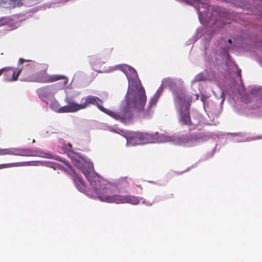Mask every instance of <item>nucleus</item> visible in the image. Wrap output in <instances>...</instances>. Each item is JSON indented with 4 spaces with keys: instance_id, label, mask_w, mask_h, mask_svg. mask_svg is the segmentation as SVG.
Instances as JSON below:
<instances>
[{
    "instance_id": "obj_1",
    "label": "nucleus",
    "mask_w": 262,
    "mask_h": 262,
    "mask_svg": "<svg viewBox=\"0 0 262 262\" xmlns=\"http://www.w3.org/2000/svg\"><path fill=\"white\" fill-rule=\"evenodd\" d=\"M162 91V88L160 87L150 99L146 110H144V107L146 102V96L145 90L141 87L134 96L131 92L128 91L126 102L122 104L118 112H113L104 108L101 105L103 104V101L98 97L92 95L82 97L79 104L76 103L72 99L67 98L66 102L68 104L59 108L58 112L74 113L85 109L90 105H96L101 111L114 119L126 123L132 118V107L135 108L138 112H141L143 117H149L152 113L151 107L156 106Z\"/></svg>"
},
{
    "instance_id": "obj_2",
    "label": "nucleus",
    "mask_w": 262,
    "mask_h": 262,
    "mask_svg": "<svg viewBox=\"0 0 262 262\" xmlns=\"http://www.w3.org/2000/svg\"><path fill=\"white\" fill-rule=\"evenodd\" d=\"M76 166L81 170L90 182L97 196L100 201L110 203H128L134 205L140 203L141 199L138 196L132 195L114 194L112 192L113 186L98 177H92L93 166L91 164L84 163L83 165L80 162H78Z\"/></svg>"
},
{
    "instance_id": "obj_3",
    "label": "nucleus",
    "mask_w": 262,
    "mask_h": 262,
    "mask_svg": "<svg viewBox=\"0 0 262 262\" xmlns=\"http://www.w3.org/2000/svg\"><path fill=\"white\" fill-rule=\"evenodd\" d=\"M25 61H29L30 63L26 65V67L23 69L19 70L17 72H15L12 68H7L5 73V78L7 81H13L17 80V78L22 70L24 72V75L27 76L29 74L32 69H35L40 73L35 77L29 76L27 77L28 81H34L37 82L50 83L55 82L56 81L64 79L66 77L63 76L58 75H48L47 71L48 66L47 64H39L35 62H33L30 60H25L20 58L19 60V63L23 64Z\"/></svg>"
},
{
    "instance_id": "obj_4",
    "label": "nucleus",
    "mask_w": 262,
    "mask_h": 262,
    "mask_svg": "<svg viewBox=\"0 0 262 262\" xmlns=\"http://www.w3.org/2000/svg\"><path fill=\"white\" fill-rule=\"evenodd\" d=\"M14 155L18 156L29 157L39 156L49 158L50 154L45 153L40 149L33 150L28 148H5L0 149V155Z\"/></svg>"
},
{
    "instance_id": "obj_5",
    "label": "nucleus",
    "mask_w": 262,
    "mask_h": 262,
    "mask_svg": "<svg viewBox=\"0 0 262 262\" xmlns=\"http://www.w3.org/2000/svg\"><path fill=\"white\" fill-rule=\"evenodd\" d=\"M127 144L129 145H136L147 143L150 142L151 137L149 134L140 132L129 133L126 137Z\"/></svg>"
},
{
    "instance_id": "obj_6",
    "label": "nucleus",
    "mask_w": 262,
    "mask_h": 262,
    "mask_svg": "<svg viewBox=\"0 0 262 262\" xmlns=\"http://www.w3.org/2000/svg\"><path fill=\"white\" fill-rule=\"evenodd\" d=\"M168 139V141L178 146H192L195 145L197 142V139L193 136L169 137Z\"/></svg>"
},
{
    "instance_id": "obj_7",
    "label": "nucleus",
    "mask_w": 262,
    "mask_h": 262,
    "mask_svg": "<svg viewBox=\"0 0 262 262\" xmlns=\"http://www.w3.org/2000/svg\"><path fill=\"white\" fill-rule=\"evenodd\" d=\"M68 167L71 170L70 174L77 188L81 192L85 191L86 186L83 180L76 173L75 170L71 168V166L69 165Z\"/></svg>"
},
{
    "instance_id": "obj_8",
    "label": "nucleus",
    "mask_w": 262,
    "mask_h": 262,
    "mask_svg": "<svg viewBox=\"0 0 262 262\" xmlns=\"http://www.w3.org/2000/svg\"><path fill=\"white\" fill-rule=\"evenodd\" d=\"M180 116V122L181 123L188 126L191 124L189 106H186L184 108L181 107Z\"/></svg>"
},
{
    "instance_id": "obj_9",
    "label": "nucleus",
    "mask_w": 262,
    "mask_h": 262,
    "mask_svg": "<svg viewBox=\"0 0 262 262\" xmlns=\"http://www.w3.org/2000/svg\"><path fill=\"white\" fill-rule=\"evenodd\" d=\"M127 179H128V178L125 177V178H120L118 180V181L117 182L116 184V187L118 189V191H120L121 190L125 189V188H126L128 187L129 183L128 182ZM112 185L113 186V185ZM113 186H114V187L113 188V189H114V188L115 187V186L113 185ZM113 190V189H112V190Z\"/></svg>"
},
{
    "instance_id": "obj_10",
    "label": "nucleus",
    "mask_w": 262,
    "mask_h": 262,
    "mask_svg": "<svg viewBox=\"0 0 262 262\" xmlns=\"http://www.w3.org/2000/svg\"><path fill=\"white\" fill-rule=\"evenodd\" d=\"M194 2L198 3L199 5L196 6L199 15H200L201 13H207L209 11L211 6L207 3H203L200 2V0H192Z\"/></svg>"
},
{
    "instance_id": "obj_11",
    "label": "nucleus",
    "mask_w": 262,
    "mask_h": 262,
    "mask_svg": "<svg viewBox=\"0 0 262 262\" xmlns=\"http://www.w3.org/2000/svg\"><path fill=\"white\" fill-rule=\"evenodd\" d=\"M233 4L236 5L238 7H241L243 9H245L248 10H250L251 13L253 12V9L254 7L253 5L250 4V1L248 2H241L238 4L234 3L232 2Z\"/></svg>"
},
{
    "instance_id": "obj_12",
    "label": "nucleus",
    "mask_w": 262,
    "mask_h": 262,
    "mask_svg": "<svg viewBox=\"0 0 262 262\" xmlns=\"http://www.w3.org/2000/svg\"><path fill=\"white\" fill-rule=\"evenodd\" d=\"M250 94L260 97L262 95V88H253L250 90Z\"/></svg>"
},
{
    "instance_id": "obj_13",
    "label": "nucleus",
    "mask_w": 262,
    "mask_h": 262,
    "mask_svg": "<svg viewBox=\"0 0 262 262\" xmlns=\"http://www.w3.org/2000/svg\"><path fill=\"white\" fill-rule=\"evenodd\" d=\"M21 165V163H12L7 164H0V168H6L15 166H19Z\"/></svg>"
},
{
    "instance_id": "obj_14",
    "label": "nucleus",
    "mask_w": 262,
    "mask_h": 262,
    "mask_svg": "<svg viewBox=\"0 0 262 262\" xmlns=\"http://www.w3.org/2000/svg\"><path fill=\"white\" fill-rule=\"evenodd\" d=\"M204 77L203 76V75H201V74H199V75H197L194 80H193V82H198V81H202V80H204Z\"/></svg>"
},
{
    "instance_id": "obj_15",
    "label": "nucleus",
    "mask_w": 262,
    "mask_h": 262,
    "mask_svg": "<svg viewBox=\"0 0 262 262\" xmlns=\"http://www.w3.org/2000/svg\"><path fill=\"white\" fill-rule=\"evenodd\" d=\"M123 68H124V69L125 70H127V69L128 70L130 71V72L131 73H132L133 74H134V75H136L137 74L136 71L133 68H131L130 67L128 66L127 65L124 66Z\"/></svg>"
},
{
    "instance_id": "obj_16",
    "label": "nucleus",
    "mask_w": 262,
    "mask_h": 262,
    "mask_svg": "<svg viewBox=\"0 0 262 262\" xmlns=\"http://www.w3.org/2000/svg\"><path fill=\"white\" fill-rule=\"evenodd\" d=\"M260 97H261V99H260L259 101L257 102L258 104L257 105L256 104H255L253 106V107L254 109H256V108H262V95H261Z\"/></svg>"
},
{
    "instance_id": "obj_17",
    "label": "nucleus",
    "mask_w": 262,
    "mask_h": 262,
    "mask_svg": "<svg viewBox=\"0 0 262 262\" xmlns=\"http://www.w3.org/2000/svg\"><path fill=\"white\" fill-rule=\"evenodd\" d=\"M241 73H242L241 70V69H237V72H236V75H237V76L239 77V79L241 80L242 79Z\"/></svg>"
},
{
    "instance_id": "obj_18",
    "label": "nucleus",
    "mask_w": 262,
    "mask_h": 262,
    "mask_svg": "<svg viewBox=\"0 0 262 262\" xmlns=\"http://www.w3.org/2000/svg\"><path fill=\"white\" fill-rule=\"evenodd\" d=\"M6 70V68H3L2 69L0 70V76L2 75V74L3 73V72Z\"/></svg>"
},
{
    "instance_id": "obj_19",
    "label": "nucleus",
    "mask_w": 262,
    "mask_h": 262,
    "mask_svg": "<svg viewBox=\"0 0 262 262\" xmlns=\"http://www.w3.org/2000/svg\"><path fill=\"white\" fill-rule=\"evenodd\" d=\"M228 42H229V43H231L232 42V40H231V39H228Z\"/></svg>"
},
{
    "instance_id": "obj_20",
    "label": "nucleus",
    "mask_w": 262,
    "mask_h": 262,
    "mask_svg": "<svg viewBox=\"0 0 262 262\" xmlns=\"http://www.w3.org/2000/svg\"><path fill=\"white\" fill-rule=\"evenodd\" d=\"M33 143H34L35 142V140L34 139L33 140Z\"/></svg>"
},
{
    "instance_id": "obj_21",
    "label": "nucleus",
    "mask_w": 262,
    "mask_h": 262,
    "mask_svg": "<svg viewBox=\"0 0 262 262\" xmlns=\"http://www.w3.org/2000/svg\"><path fill=\"white\" fill-rule=\"evenodd\" d=\"M198 96H199L198 95H196V99H198Z\"/></svg>"
}]
</instances>
